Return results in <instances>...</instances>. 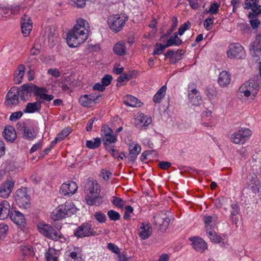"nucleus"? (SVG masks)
<instances>
[{
  "label": "nucleus",
  "mask_w": 261,
  "mask_h": 261,
  "mask_svg": "<svg viewBox=\"0 0 261 261\" xmlns=\"http://www.w3.org/2000/svg\"><path fill=\"white\" fill-rule=\"evenodd\" d=\"M87 21L80 19L73 29L67 33V43L71 47H76L84 43L88 38V35L85 32V25Z\"/></svg>",
  "instance_id": "obj_1"
},
{
  "label": "nucleus",
  "mask_w": 261,
  "mask_h": 261,
  "mask_svg": "<svg viewBox=\"0 0 261 261\" xmlns=\"http://www.w3.org/2000/svg\"><path fill=\"white\" fill-rule=\"evenodd\" d=\"M128 20V16L124 13L117 14L110 16L108 18V23L111 31L117 33L122 30L125 22Z\"/></svg>",
  "instance_id": "obj_2"
},
{
  "label": "nucleus",
  "mask_w": 261,
  "mask_h": 261,
  "mask_svg": "<svg viewBox=\"0 0 261 261\" xmlns=\"http://www.w3.org/2000/svg\"><path fill=\"white\" fill-rule=\"evenodd\" d=\"M39 228V231L49 239L54 241H60L61 242L66 241V238L60 231L56 230L49 225L44 224Z\"/></svg>",
  "instance_id": "obj_3"
},
{
  "label": "nucleus",
  "mask_w": 261,
  "mask_h": 261,
  "mask_svg": "<svg viewBox=\"0 0 261 261\" xmlns=\"http://www.w3.org/2000/svg\"><path fill=\"white\" fill-rule=\"evenodd\" d=\"M40 88L32 83L23 84L20 88H18V91L20 92L19 97L21 100L25 101L31 96L33 93L37 96L39 90H45L44 89H40Z\"/></svg>",
  "instance_id": "obj_4"
},
{
  "label": "nucleus",
  "mask_w": 261,
  "mask_h": 261,
  "mask_svg": "<svg viewBox=\"0 0 261 261\" xmlns=\"http://www.w3.org/2000/svg\"><path fill=\"white\" fill-rule=\"evenodd\" d=\"M98 233L94 230L91 224L84 223L78 226L74 231V236L78 238L97 236Z\"/></svg>",
  "instance_id": "obj_5"
},
{
  "label": "nucleus",
  "mask_w": 261,
  "mask_h": 261,
  "mask_svg": "<svg viewBox=\"0 0 261 261\" xmlns=\"http://www.w3.org/2000/svg\"><path fill=\"white\" fill-rule=\"evenodd\" d=\"M259 89V85L256 82L249 80L240 87L239 91L241 93H244L245 96L248 97L252 95L254 98L257 94Z\"/></svg>",
  "instance_id": "obj_6"
},
{
  "label": "nucleus",
  "mask_w": 261,
  "mask_h": 261,
  "mask_svg": "<svg viewBox=\"0 0 261 261\" xmlns=\"http://www.w3.org/2000/svg\"><path fill=\"white\" fill-rule=\"evenodd\" d=\"M14 199L19 207L27 208L30 206V196L28 194L27 188L18 189L14 195Z\"/></svg>",
  "instance_id": "obj_7"
},
{
  "label": "nucleus",
  "mask_w": 261,
  "mask_h": 261,
  "mask_svg": "<svg viewBox=\"0 0 261 261\" xmlns=\"http://www.w3.org/2000/svg\"><path fill=\"white\" fill-rule=\"evenodd\" d=\"M155 225L158 226L159 229L162 231H165L168 227L170 219L167 215V213L164 212H160L157 213L153 217Z\"/></svg>",
  "instance_id": "obj_8"
},
{
  "label": "nucleus",
  "mask_w": 261,
  "mask_h": 261,
  "mask_svg": "<svg viewBox=\"0 0 261 261\" xmlns=\"http://www.w3.org/2000/svg\"><path fill=\"white\" fill-rule=\"evenodd\" d=\"M19 92L17 87H11L6 94L5 105L7 107L17 106L19 103Z\"/></svg>",
  "instance_id": "obj_9"
},
{
  "label": "nucleus",
  "mask_w": 261,
  "mask_h": 261,
  "mask_svg": "<svg viewBox=\"0 0 261 261\" xmlns=\"http://www.w3.org/2000/svg\"><path fill=\"white\" fill-rule=\"evenodd\" d=\"M101 98V95L100 93L96 96L92 94H86L80 97L79 102L82 106L90 108L98 103Z\"/></svg>",
  "instance_id": "obj_10"
},
{
  "label": "nucleus",
  "mask_w": 261,
  "mask_h": 261,
  "mask_svg": "<svg viewBox=\"0 0 261 261\" xmlns=\"http://www.w3.org/2000/svg\"><path fill=\"white\" fill-rule=\"evenodd\" d=\"M227 50L228 57L237 59H243L245 57V52L243 46L239 43L231 44Z\"/></svg>",
  "instance_id": "obj_11"
},
{
  "label": "nucleus",
  "mask_w": 261,
  "mask_h": 261,
  "mask_svg": "<svg viewBox=\"0 0 261 261\" xmlns=\"http://www.w3.org/2000/svg\"><path fill=\"white\" fill-rule=\"evenodd\" d=\"M250 50L254 60H259V56H261V34L256 36L255 40L251 44Z\"/></svg>",
  "instance_id": "obj_12"
},
{
  "label": "nucleus",
  "mask_w": 261,
  "mask_h": 261,
  "mask_svg": "<svg viewBox=\"0 0 261 261\" xmlns=\"http://www.w3.org/2000/svg\"><path fill=\"white\" fill-rule=\"evenodd\" d=\"M76 184L72 181H68L62 185L60 193L64 195H69L74 194L77 190Z\"/></svg>",
  "instance_id": "obj_13"
},
{
  "label": "nucleus",
  "mask_w": 261,
  "mask_h": 261,
  "mask_svg": "<svg viewBox=\"0 0 261 261\" xmlns=\"http://www.w3.org/2000/svg\"><path fill=\"white\" fill-rule=\"evenodd\" d=\"M184 54L185 53L182 50L174 51V50L170 49L168 50L164 55L166 58L170 59V63L174 64L182 59Z\"/></svg>",
  "instance_id": "obj_14"
},
{
  "label": "nucleus",
  "mask_w": 261,
  "mask_h": 261,
  "mask_svg": "<svg viewBox=\"0 0 261 261\" xmlns=\"http://www.w3.org/2000/svg\"><path fill=\"white\" fill-rule=\"evenodd\" d=\"M10 217L19 228L24 227L26 224L25 219L21 213L16 211H12L10 214Z\"/></svg>",
  "instance_id": "obj_15"
},
{
  "label": "nucleus",
  "mask_w": 261,
  "mask_h": 261,
  "mask_svg": "<svg viewBox=\"0 0 261 261\" xmlns=\"http://www.w3.org/2000/svg\"><path fill=\"white\" fill-rule=\"evenodd\" d=\"M139 237L142 240L148 238L152 234V229L148 223L143 222L138 230Z\"/></svg>",
  "instance_id": "obj_16"
},
{
  "label": "nucleus",
  "mask_w": 261,
  "mask_h": 261,
  "mask_svg": "<svg viewBox=\"0 0 261 261\" xmlns=\"http://www.w3.org/2000/svg\"><path fill=\"white\" fill-rule=\"evenodd\" d=\"M189 239L192 242L193 247L196 251L202 252L207 249L206 243L203 239L199 237H192Z\"/></svg>",
  "instance_id": "obj_17"
},
{
  "label": "nucleus",
  "mask_w": 261,
  "mask_h": 261,
  "mask_svg": "<svg viewBox=\"0 0 261 261\" xmlns=\"http://www.w3.org/2000/svg\"><path fill=\"white\" fill-rule=\"evenodd\" d=\"M14 186V182L7 180L2 184L0 188V197L6 198L13 190Z\"/></svg>",
  "instance_id": "obj_18"
},
{
  "label": "nucleus",
  "mask_w": 261,
  "mask_h": 261,
  "mask_svg": "<svg viewBox=\"0 0 261 261\" xmlns=\"http://www.w3.org/2000/svg\"><path fill=\"white\" fill-rule=\"evenodd\" d=\"M3 135L7 142H13L16 138V133L12 126H5Z\"/></svg>",
  "instance_id": "obj_19"
},
{
  "label": "nucleus",
  "mask_w": 261,
  "mask_h": 261,
  "mask_svg": "<svg viewBox=\"0 0 261 261\" xmlns=\"http://www.w3.org/2000/svg\"><path fill=\"white\" fill-rule=\"evenodd\" d=\"M190 102L194 106H199L202 102L201 96L198 91L193 89L188 92Z\"/></svg>",
  "instance_id": "obj_20"
},
{
  "label": "nucleus",
  "mask_w": 261,
  "mask_h": 261,
  "mask_svg": "<svg viewBox=\"0 0 261 261\" xmlns=\"http://www.w3.org/2000/svg\"><path fill=\"white\" fill-rule=\"evenodd\" d=\"M102 139L106 149H112V147H115L114 144L117 140L116 135L111 134L102 138Z\"/></svg>",
  "instance_id": "obj_21"
},
{
  "label": "nucleus",
  "mask_w": 261,
  "mask_h": 261,
  "mask_svg": "<svg viewBox=\"0 0 261 261\" xmlns=\"http://www.w3.org/2000/svg\"><path fill=\"white\" fill-rule=\"evenodd\" d=\"M10 205L8 202L3 200L0 203V219L4 220L10 215Z\"/></svg>",
  "instance_id": "obj_22"
},
{
  "label": "nucleus",
  "mask_w": 261,
  "mask_h": 261,
  "mask_svg": "<svg viewBox=\"0 0 261 261\" xmlns=\"http://www.w3.org/2000/svg\"><path fill=\"white\" fill-rule=\"evenodd\" d=\"M66 217L71 216L76 212V208L71 202H66L64 205H61Z\"/></svg>",
  "instance_id": "obj_23"
},
{
  "label": "nucleus",
  "mask_w": 261,
  "mask_h": 261,
  "mask_svg": "<svg viewBox=\"0 0 261 261\" xmlns=\"http://www.w3.org/2000/svg\"><path fill=\"white\" fill-rule=\"evenodd\" d=\"M218 83L221 86H226L230 82V76L228 72L223 71L220 72L218 77Z\"/></svg>",
  "instance_id": "obj_24"
},
{
  "label": "nucleus",
  "mask_w": 261,
  "mask_h": 261,
  "mask_svg": "<svg viewBox=\"0 0 261 261\" xmlns=\"http://www.w3.org/2000/svg\"><path fill=\"white\" fill-rule=\"evenodd\" d=\"M39 102H29L27 104L25 108L23 110L25 113H34L35 112H39L41 110V107Z\"/></svg>",
  "instance_id": "obj_25"
},
{
  "label": "nucleus",
  "mask_w": 261,
  "mask_h": 261,
  "mask_svg": "<svg viewBox=\"0 0 261 261\" xmlns=\"http://www.w3.org/2000/svg\"><path fill=\"white\" fill-rule=\"evenodd\" d=\"M22 129H23V138L25 139L33 140L36 137L37 134L33 128L22 126Z\"/></svg>",
  "instance_id": "obj_26"
},
{
  "label": "nucleus",
  "mask_w": 261,
  "mask_h": 261,
  "mask_svg": "<svg viewBox=\"0 0 261 261\" xmlns=\"http://www.w3.org/2000/svg\"><path fill=\"white\" fill-rule=\"evenodd\" d=\"M85 199L86 203L89 205H100L103 202V198L101 196H87Z\"/></svg>",
  "instance_id": "obj_27"
},
{
  "label": "nucleus",
  "mask_w": 261,
  "mask_h": 261,
  "mask_svg": "<svg viewBox=\"0 0 261 261\" xmlns=\"http://www.w3.org/2000/svg\"><path fill=\"white\" fill-rule=\"evenodd\" d=\"M124 103L126 106L132 107H140L142 105V103L138 98L132 95L127 96Z\"/></svg>",
  "instance_id": "obj_28"
},
{
  "label": "nucleus",
  "mask_w": 261,
  "mask_h": 261,
  "mask_svg": "<svg viewBox=\"0 0 261 261\" xmlns=\"http://www.w3.org/2000/svg\"><path fill=\"white\" fill-rule=\"evenodd\" d=\"M166 89V86L164 85L158 90L153 98L155 103H160L161 99L165 96Z\"/></svg>",
  "instance_id": "obj_29"
},
{
  "label": "nucleus",
  "mask_w": 261,
  "mask_h": 261,
  "mask_svg": "<svg viewBox=\"0 0 261 261\" xmlns=\"http://www.w3.org/2000/svg\"><path fill=\"white\" fill-rule=\"evenodd\" d=\"M51 219L55 221L62 219L63 218H66L65 215L63 208L61 206L58 207V209L56 210L55 212L52 213L51 214Z\"/></svg>",
  "instance_id": "obj_30"
},
{
  "label": "nucleus",
  "mask_w": 261,
  "mask_h": 261,
  "mask_svg": "<svg viewBox=\"0 0 261 261\" xmlns=\"http://www.w3.org/2000/svg\"><path fill=\"white\" fill-rule=\"evenodd\" d=\"M40 89H44L45 90H39L37 96H39L41 99L46 101H50L54 99V97L53 95H49L45 93L47 91L46 88L40 87Z\"/></svg>",
  "instance_id": "obj_31"
},
{
  "label": "nucleus",
  "mask_w": 261,
  "mask_h": 261,
  "mask_svg": "<svg viewBox=\"0 0 261 261\" xmlns=\"http://www.w3.org/2000/svg\"><path fill=\"white\" fill-rule=\"evenodd\" d=\"M101 144V140L100 138H96L92 140H87L86 146L89 149H96L98 148Z\"/></svg>",
  "instance_id": "obj_32"
},
{
  "label": "nucleus",
  "mask_w": 261,
  "mask_h": 261,
  "mask_svg": "<svg viewBox=\"0 0 261 261\" xmlns=\"http://www.w3.org/2000/svg\"><path fill=\"white\" fill-rule=\"evenodd\" d=\"M113 50L115 54L122 56L125 53V45L124 43H117L114 47Z\"/></svg>",
  "instance_id": "obj_33"
},
{
  "label": "nucleus",
  "mask_w": 261,
  "mask_h": 261,
  "mask_svg": "<svg viewBox=\"0 0 261 261\" xmlns=\"http://www.w3.org/2000/svg\"><path fill=\"white\" fill-rule=\"evenodd\" d=\"M206 233L208 234V238L212 242L220 243L222 240V238L216 234V233L212 229L209 230L207 228Z\"/></svg>",
  "instance_id": "obj_34"
},
{
  "label": "nucleus",
  "mask_w": 261,
  "mask_h": 261,
  "mask_svg": "<svg viewBox=\"0 0 261 261\" xmlns=\"http://www.w3.org/2000/svg\"><path fill=\"white\" fill-rule=\"evenodd\" d=\"M261 14V6L257 5L256 7H253L251 11L248 14V17L249 19L257 18V17Z\"/></svg>",
  "instance_id": "obj_35"
},
{
  "label": "nucleus",
  "mask_w": 261,
  "mask_h": 261,
  "mask_svg": "<svg viewBox=\"0 0 261 261\" xmlns=\"http://www.w3.org/2000/svg\"><path fill=\"white\" fill-rule=\"evenodd\" d=\"M86 186L88 187V190L90 194L97 193L98 185L96 181H89L87 182Z\"/></svg>",
  "instance_id": "obj_36"
},
{
  "label": "nucleus",
  "mask_w": 261,
  "mask_h": 261,
  "mask_svg": "<svg viewBox=\"0 0 261 261\" xmlns=\"http://www.w3.org/2000/svg\"><path fill=\"white\" fill-rule=\"evenodd\" d=\"M242 134L240 132V130L234 133L232 136V141L236 144H244V141L243 140Z\"/></svg>",
  "instance_id": "obj_37"
},
{
  "label": "nucleus",
  "mask_w": 261,
  "mask_h": 261,
  "mask_svg": "<svg viewBox=\"0 0 261 261\" xmlns=\"http://www.w3.org/2000/svg\"><path fill=\"white\" fill-rule=\"evenodd\" d=\"M20 250L23 255H33L34 254L33 249L32 247L21 245Z\"/></svg>",
  "instance_id": "obj_38"
},
{
  "label": "nucleus",
  "mask_w": 261,
  "mask_h": 261,
  "mask_svg": "<svg viewBox=\"0 0 261 261\" xmlns=\"http://www.w3.org/2000/svg\"><path fill=\"white\" fill-rule=\"evenodd\" d=\"M37 60L35 58H29L25 62L27 67L29 70H35L37 68Z\"/></svg>",
  "instance_id": "obj_39"
},
{
  "label": "nucleus",
  "mask_w": 261,
  "mask_h": 261,
  "mask_svg": "<svg viewBox=\"0 0 261 261\" xmlns=\"http://www.w3.org/2000/svg\"><path fill=\"white\" fill-rule=\"evenodd\" d=\"M112 203L116 207L119 208H122L125 204V201L122 199L118 197L114 196Z\"/></svg>",
  "instance_id": "obj_40"
},
{
  "label": "nucleus",
  "mask_w": 261,
  "mask_h": 261,
  "mask_svg": "<svg viewBox=\"0 0 261 261\" xmlns=\"http://www.w3.org/2000/svg\"><path fill=\"white\" fill-rule=\"evenodd\" d=\"M240 212V207L237 204H232L231 205V215L230 219L232 222H234L236 220V218H234V216H237Z\"/></svg>",
  "instance_id": "obj_41"
},
{
  "label": "nucleus",
  "mask_w": 261,
  "mask_h": 261,
  "mask_svg": "<svg viewBox=\"0 0 261 261\" xmlns=\"http://www.w3.org/2000/svg\"><path fill=\"white\" fill-rule=\"evenodd\" d=\"M95 219L100 223H105L107 220L106 215L101 212H96L94 214Z\"/></svg>",
  "instance_id": "obj_42"
},
{
  "label": "nucleus",
  "mask_w": 261,
  "mask_h": 261,
  "mask_svg": "<svg viewBox=\"0 0 261 261\" xmlns=\"http://www.w3.org/2000/svg\"><path fill=\"white\" fill-rule=\"evenodd\" d=\"M259 0H245L244 8L248 10L253 7H256L258 4Z\"/></svg>",
  "instance_id": "obj_43"
},
{
  "label": "nucleus",
  "mask_w": 261,
  "mask_h": 261,
  "mask_svg": "<svg viewBox=\"0 0 261 261\" xmlns=\"http://www.w3.org/2000/svg\"><path fill=\"white\" fill-rule=\"evenodd\" d=\"M141 147L139 145H130L129 146V154L138 155L141 151Z\"/></svg>",
  "instance_id": "obj_44"
},
{
  "label": "nucleus",
  "mask_w": 261,
  "mask_h": 261,
  "mask_svg": "<svg viewBox=\"0 0 261 261\" xmlns=\"http://www.w3.org/2000/svg\"><path fill=\"white\" fill-rule=\"evenodd\" d=\"M240 130V132L242 134L243 140L244 142H246L249 139L250 136L252 135V132L248 128H241Z\"/></svg>",
  "instance_id": "obj_45"
},
{
  "label": "nucleus",
  "mask_w": 261,
  "mask_h": 261,
  "mask_svg": "<svg viewBox=\"0 0 261 261\" xmlns=\"http://www.w3.org/2000/svg\"><path fill=\"white\" fill-rule=\"evenodd\" d=\"M107 214L110 220L112 221H117L120 218V215L119 213L112 210L108 211Z\"/></svg>",
  "instance_id": "obj_46"
},
{
  "label": "nucleus",
  "mask_w": 261,
  "mask_h": 261,
  "mask_svg": "<svg viewBox=\"0 0 261 261\" xmlns=\"http://www.w3.org/2000/svg\"><path fill=\"white\" fill-rule=\"evenodd\" d=\"M155 48L153 53V55L154 56L160 55L162 54V51L167 48L165 44H162L159 43H156L155 44Z\"/></svg>",
  "instance_id": "obj_47"
},
{
  "label": "nucleus",
  "mask_w": 261,
  "mask_h": 261,
  "mask_svg": "<svg viewBox=\"0 0 261 261\" xmlns=\"http://www.w3.org/2000/svg\"><path fill=\"white\" fill-rule=\"evenodd\" d=\"M182 41L178 40V41L175 40L172 37H170L167 40L165 45L167 47L172 46H179L182 44Z\"/></svg>",
  "instance_id": "obj_48"
},
{
  "label": "nucleus",
  "mask_w": 261,
  "mask_h": 261,
  "mask_svg": "<svg viewBox=\"0 0 261 261\" xmlns=\"http://www.w3.org/2000/svg\"><path fill=\"white\" fill-rule=\"evenodd\" d=\"M101 133L102 138H103L107 135L113 134V131L108 125L104 124L101 127Z\"/></svg>",
  "instance_id": "obj_49"
},
{
  "label": "nucleus",
  "mask_w": 261,
  "mask_h": 261,
  "mask_svg": "<svg viewBox=\"0 0 261 261\" xmlns=\"http://www.w3.org/2000/svg\"><path fill=\"white\" fill-rule=\"evenodd\" d=\"M22 33L24 36H28L32 29V23H27L24 25H21Z\"/></svg>",
  "instance_id": "obj_50"
},
{
  "label": "nucleus",
  "mask_w": 261,
  "mask_h": 261,
  "mask_svg": "<svg viewBox=\"0 0 261 261\" xmlns=\"http://www.w3.org/2000/svg\"><path fill=\"white\" fill-rule=\"evenodd\" d=\"M25 67L24 64H21L19 65L17 69L15 71L14 76L23 77L25 73Z\"/></svg>",
  "instance_id": "obj_51"
},
{
  "label": "nucleus",
  "mask_w": 261,
  "mask_h": 261,
  "mask_svg": "<svg viewBox=\"0 0 261 261\" xmlns=\"http://www.w3.org/2000/svg\"><path fill=\"white\" fill-rule=\"evenodd\" d=\"M220 5L217 2L213 3L207 11V12H210L211 14H216L218 12L219 8Z\"/></svg>",
  "instance_id": "obj_52"
},
{
  "label": "nucleus",
  "mask_w": 261,
  "mask_h": 261,
  "mask_svg": "<svg viewBox=\"0 0 261 261\" xmlns=\"http://www.w3.org/2000/svg\"><path fill=\"white\" fill-rule=\"evenodd\" d=\"M172 25L171 29H169L165 34V36H170L172 33L176 29V27L178 24V20L175 17H173L172 18Z\"/></svg>",
  "instance_id": "obj_53"
},
{
  "label": "nucleus",
  "mask_w": 261,
  "mask_h": 261,
  "mask_svg": "<svg viewBox=\"0 0 261 261\" xmlns=\"http://www.w3.org/2000/svg\"><path fill=\"white\" fill-rule=\"evenodd\" d=\"M71 133V129L70 128H65L63 129L61 132H60L58 135L57 137H58L59 140L61 141L64 139L65 137H66L68 135L70 134Z\"/></svg>",
  "instance_id": "obj_54"
},
{
  "label": "nucleus",
  "mask_w": 261,
  "mask_h": 261,
  "mask_svg": "<svg viewBox=\"0 0 261 261\" xmlns=\"http://www.w3.org/2000/svg\"><path fill=\"white\" fill-rule=\"evenodd\" d=\"M8 230V226L6 224H0V239L4 238Z\"/></svg>",
  "instance_id": "obj_55"
},
{
  "label": "nucleus",
  "mask_w": 261,
  "mask_h": 261,
  "mask_svg": "<svg viewBox=\"0 0 261 261\" xmlns=\"http://www.w3.org/2000/svg\"><path fill=\"white\" fill-rule=\"evenodd\" d=\"M190 22H186L185 23H184L183 24H182L179 28H178V34L180 35V36H181L184 34V32L188 30L190 28Z\"/></svg>",
  "instance_id": "obj_56"
},
{
  "label": "nucleus",
  "mask_w": 261,
  "mask_h": 261,
  "mask_svg": "<svg viewBox=\"0 0 261 261\" xmlns=\"http://www.w3.org/2000/svg\"><path fill=\"white\" fill-rule=\"evenodd\" d=\"M112 80V76L110 74H107L101 79V83L105 87L109 86L111 84Z\"/></svg>",
  "instance_id": "obj_57"
},
{
  "label": "nucleus",
  "mask_w": 261,
  "mask_h": 261,
  "mask_svg": "<svg viewBox=\"0 0 261 261\" xmlns=\"http://www.w3.org/2000/svg\"><path fill=\"white\" fill-rule=\"evenodd\" d=\"M22 115L23 113L21 111L13 113L10 117V120L12 121H15L18 120Z\"/></svg>",
  "instance_id": "obj_58"
},
{
  "label": "nucleus",
  "mask_w": 261,
  "mask_h": 261,
  "mask_svg": "<svg viewBox=\"0 0 261 261\" xmlns=\"http://www.w3.org/2000/svg\"><path fill=\"white\" fill-rule=\"evenodd\" d=\"M107 247L110 250L112 251L113 252L117 254L118 255L119 254V253H121L119 252V248H118V247L113 243H109L107 245Z\"/></svg>",
  "instance_id": "obj_59"
},
{
  "label": "nucleus",
  "mask_w": 261,
  "mask_h": 261,
  "mask_svg": "<svg viewBox=\"0 0 261 261\" xmlns=\"http://www.w3.org/2000/svg\"><path fill=\"white\" fill-rule=\"evenodd\" d=\"M109 152H110L111 155L114 158H116L118 160H123V156H121V155H119L118 150L115 149L114 147H112V149H106Z\"/></svg>",
  "instance_id": "obj_60"
},
{
  "label": "nucleus",
  "mask_w": 261,
  "mask_h": 261,
  "mask_svg": "<svg viewBox=\"0 0 261 261\" xmlns=\"http://www.w3.org/2000/svg\"><path fill=\"white\" fill-rule=\"evenodd\" d=\"M249 20L251 27L254 29L257 28L260 24V21L257 18L255 17Z\"/></svg>",
  "instance_id": "obj_61"
},
{
  "label": "nucleus",
  "mask_w": 261,
  "mask_h": 261,
  "mask_svg": "<svg viewBox=\"0 0 261 261\" xmlns=\"http://www.w3.org/2000/svg\"><path fill=\"white\" fill-rule=\"evenodd\" d=\"M214 23L213 17L212 18H207L204 21L203 24L205 29L207 31L211 29V25Z\"/></svg>",
  "instance_id": "obj_62"
},
{
  "label": "nucleus",
  "mask_w": 261,
  "mask_h": 261,
  "mask_svg": "<svg viewBox=\"0 0 261 261\" xmlns=\"http://www.w3.org/2000/svg\"><path fill=\"white\" fill-rule=\"evenodd\" d=\"M76 252H72L70 253V259H68L67 261H82L81 257H78Z\"/></svg>",
  "instance_id": "obj_63"
},
{
  "label": "nucleus",
  "mask_w": 261,
  "mask_h": 261,
  "mask_svg": "<svg viewBox=\"0 0 261 261\" xmlns=\"http://www.w3.org/2000/svg\"><path fill=\"white\" fill-rule=\"evenodd\" d=\"M171 166V163L167 161H161L158 164V167L163 170H167Z\"/></svg>",
  "instance_id": "obj_64"
}]
</instances>
